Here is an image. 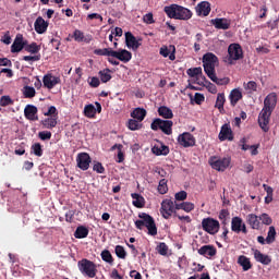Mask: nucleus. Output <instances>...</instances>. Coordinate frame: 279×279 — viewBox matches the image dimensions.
<instances>
[{
	"label": "nucleus",
	"instance_id": "7",
	"mask_svg": "<svg viewBox=\"0 0 279 279\" xmlns=\"http://www.w3.org/2000/svg\"><path fill=\"white\" fill-rule=\"evenodd\" d=\"M219 58L213 52H207L203 56V66L207 76L215 73V66H217Z\"/></svg>",
	"mask_w": 279,
	"mask_h": 279
},
{
	"label": "nucleus",
	"instance_id": "19",
	"mask_svg": "<svg viewBox=\"0 0 279 279\" xmlns=\"http://www.w3.org/2000/svg\"><path fill=\"white\" fill-rule=\"evenodd\" d=\"M199 256H204L205 258H213L217 256V247L215 245H203L201 248L197 250Z\"/></svg>",
	"mask_w": 279,
	"mask_h": 279
},
{
	"label": "nucleus",
	"instance_id": "58",
	"mask_svg": "<svg viewBox=\"0 0 279 279\" xmlns=\"http://www.w3.org/2000/svg\"><path fill=\"white\" fill-rule=\"evenodd\" d=\"M186 197H187L186 191H180L174 195V199H177V202H184Z\"/></svg>",
	"mask_w": 279,
	"mask_h": 279
},
{
	"label": "nucleus",
	"instance_id": "62",
	"mask_svg": "<svg viewBox=\"0 0 279 279\" xmlns=\"http://www.w3.org/2000/svg\"><path fill=\"white\" fill-rule=\"evenodd\" d=\"M183 210L185 213H191L192 210H195V204L191 202H184Z\"/></svg>",
	"mask_w": 279,
	"mask_h": 279
},
{
	"label": "nucleus",
	"instance_id": "26",
	"mask_svg": "<svg viewBox=\"0 0 279 279\" xmlns=\"http://www.w3.org/2000/svg\"><path fill=\"white\" fill-rule=\"evenodd\" d=\"M246 222L253 230H259L260 229V220L258 219V216L255 214H248L246 216Z\"/></svg>",
	"mask_w": 279,
	"mask_h": 279
},
{
	"label": "nucleus",
	"instance_id": "6",
	"mask_svg": "<svg viewBox=\"0 0 279 279\" xmlns=\"http://www.w3.org/2000/svg\"><path fill=\"white\" fill-rule=\"evenodd\" d=\"M150 129L154 132H158V130H161L163 134H166L167 136H171V134H173V121L156 118L153 120Z\"/></svg>",
	"mask_w": 279,
	"mask_h": 279
},
{
	"label": "nucleus",
	"instance_id": "17",
	"mask_svg": "<svg viewBox=\"0 0 279 279\" xmlns=\"http://www.w3.org/2000/svg\"><path fill=\"white\" fill-rule=\"evenodd\" d=\"M62 81L59 76H53V74H46L43 77V83L45 88H48V90H51V88L58 86Z\"/></svg>",
	"mask_w": 279,
	"mask_h": 279
},
{
	"label": "nucleus",
	"instance_id": "64",
	"mask_svg": "<svg viewBox=\"0 0 279 279\" xmlns=\"http://www.w3.org/2000/svg\"><path fill=\"white\" fill-rule=\"evenodd\" d=\"M110 277H111L112 279H123V276H121V275L119 274V270H117V269H113V270L111 271Z\"/></svg>",
	"mask_w": 279,
	"mask_h": 279
},
{
	"label": "nucleus",
	"instance_id": "57",
	"mask_svg": "<svg viewBox=\"0 0 279 279\" xmlns=\"http://www.w3.org/2000/svg\"><path fill=\"white\" fill-rule=\"evenodd\" d=\"M206 99V97H204V94H199V93H196L194 95V101L197 106H202L203 101Z\"/></svg>",
	"mask_w": 279,
	"mask_h": 279
},
{
	"label": "nucleus",
	"instance_id": "30",
	"mask_svg": "<svg viewBox=\"0 0 279 279\" xmlns=\"http://www.w3.org/2000/svg\"><path fill=\"white\" fill-rule=\"evenodd\" d=\"M41 125L46 128V130H53L58 125V117L52 116L50 118H46L41 121Z\"/></svg>",
	"mask_w": 279,
	"mask_h": 279
},
{
	"label": "nucleus",
	"instance_id": "46",
	"mask_svg": "<svg viewBox=\"0 0 279 279\" xmlns=\"http://www.w3.org/2000/svg\"><path fill=\"white\" fill-rule=\"evenodd\" d=\"M157 191L160 193V195H166V193L169 191V187L167 186V179H161L159 181Z\"/></svg>",
	"mask_w": 279,
	"mask_h": 279
},
{
	"label": "nucleus",
	"instance_id": "12",
	"mask_svg": "<svg viewBox=\"0 0 279 279\" xmlns=\"http://www.w3.org/2000/svg\"><path fill=\"white\" fill-rule=\"evenodd\" d=\"M178 143L181 147H195V136L189 132H184L178 136Z\"/></svg>",
	"mask_w": 279,
	"mask_h": 279
},
{
	"label": "nucleus",
	"instance_id": "23",
	"mask_svg": "<svg viewBox=\"0 0 279 279\" xmlns=\"http://www.w3.org/2000/svg\"><path fill=\"white\" fill-rule=\"evenodd\" d=\"M159 53L163 58H169V60L173 61L175 60V46H170V49L167 46H162Z\"/></svg>",
	"mask_w": 279,
	"mask_h": 279
},
{
	"label": "nucleus",
	"instance_id": "9",
	"mask_svg": "<svg viewBox=\"0 0 279 279\" xmlns=\"http://www.w3.org/2000/svg\"><path fill=\"white\" fill-rule=\"evenodd\" d=\"M230 162H232L230 157L218 158L213 156L209 158V165L216 171H226L230 167Z\"/></svg>",
	"mask_w": 279,
	"mask_h": 279
},
{
	"label": "nucleus",
	"instance_id": "41",
	"mask_svg": "<svg viewBox=\"0 0 279 279\" xmlns=\"http://www.w3.org/2000/svg\"><path fill=\"white\" fill-rule=\"evenodd\" d=\"M100 256H101V259L105 263H108L109 265H112V263H114V257H112V254L108 250H104Z\"/></svg>",
	"mask_w": 279,
	"mask_h": 279
},
{
	"label": "nucleus",
	"instance_id": "47",
	"mask_svg": "<svg viewBox=\"0 0 279 279\" xmlns=\"http://www.w3.org/2000/svg\"><path fill=\"white\" fill-rule=\"evenodd\" d=\"M25 51H27L28 53H39L40 46H38V44L36 43H32L31 45L26 44Z\"/></svg>",
	"mask_w": 279,
	"mask_h": 279
},
{
	"label": "nucleus",
	"instance_id": "35",
	"mask_svg": "<svg viewBox=\"0 0 279 279\" xmlns=\"http://www.w3.org/2000/svg\"><path fill=\"white\" fill-rule=\"evenodd\" d=\"M126 126L131 130V132H136V130L143 129V122L133 118L128 121Z\"/></svg>",
	"mask_w": 279,
	"mask_h": 279
},
{
	"label": "nucleus",
	"instance_id": "13",
	"mask_svg": "<svg viewBox=\"0 0 279 279\" xmlns=\"http://www.w3.org/2000/svg\"><path fill=\"white\" fill-rule=\"evenodd\" d=\"M76 162L78 169L82 171H88L92 162L90 155H88V153H80L76 157Z\"/></svg>",
	"mask_w": 279,
	"mask_h": 279
},
{
	"label": "nucleus",
	"instance_id": "18",
	"mask_svg": "<svg viewBox=\"0 0 279 279\" xmlns=\"http://www.w3.org/2000/svg\"><path fill=\"white\" fill-rule=\"evenodd\" d=\"M24 117L27 121H38V107L26 105L24 108Z\"/></svg>",
	"mask_w": 279,
	"mask_h": 279
},
{
	"label": "nucleus",
	"instance_id": "38",
	"mask_svg": "<svg viewBox=\"0 0 279 279\" xmlns=\"http://www.w3.org/2000/svg\"><path fill=\"white\" fill-rule=\"evenodd\" d=\"M74 236L75 239H86V236H88V228L84 226L77 227L74 232Z\"/></svg>",
	"mask_w": 279,
	"mask_h": 279
},
{
	"label": "nucleus",
	"instance_id": "51",
	"mask_svg": "<svg viewBox=\"0 0 279 279\" xmlns=\"http://www.w3.org/2000/svg\"><path fill=\"white\" fill-rule=\"evenodd\" d=\"M87 82L90 88H99V85L101 84V81L97 76L88 77Z\"/></svg>",
	"mask_w": 279,
	"mask_h": 279
},
{
	"label": "nucleus",
	"instance_id": "33",
	"mask_svg": "<svg viewBox=\"0 0 279 279\" xmlns=\"http://www.w3.org/2000/svg\"><path fill=\"white\" fill-rule=\"evenodd\" d=\"M158 114L162 117V119H173V110L167 106L159 107Z\"/></svg>",
	"mask_w": 279,
	"mask_h": 279
},
{
	"label": "nucleus",
	"instance_id": "11",
	"mask_svg": "<svg viewBox=\"0 0 279 279\" xmlns=\"http://www.w3.org/2000/svg\"><path fill=\"white\" fill-rule=\"evenodd\" d=\"M229 58L227 59L228 64H234V61L242 60L243 48L239 44H231L228 47Z\"/></svg>",
	"mask_w": 279,
	"mask_h": 279
},
{
	"label": "nucleus",
	"instance_id": "55",
	"mask_svg": "<svg viewBox=\"0 0 279 279\" xmlns=\"http://www.w3.org/2000/svg\"><path fill=\"white\" fill-rule=\"evenodd\" d=\"M40 141H51V132L50 131H41L38 133Z\"/></svg>",
	"mask_w": 279,
	"mask_h": 279
},
{
	"label": "nucleus",
	"instance_id": "10",
	"mask_svg": "<svg viewBox=\"0 0 279 279\" xmlns=\"http://www.w3.org/2000/svg\"><path fill=\"white\" fill-rule=\"evenodd\" d=\"M202 228L208 234L215 235L217 234V232H219V228H221V225L218 222L217 219L208 217L202 220Z\"/></svg>",
	"mask_w": 279,
	"mask_h": 279
},
{
	"label": "nucleus",
	"instance_id": "37",
	"mask_svg": "<svg viewBox=\"0 0 279 279\" xmlns=\"http://www.w3.org/2000/svg\"><path fill=\"white\" fill-rule=\"evenodd\" d=\"M226 104V94L219 93L217 95L215 108L219 110V112H223V106Z\"/></svg>",
	"mask_w": 279,
	"mask_h": 279
},
{
	"label": "nucleus",
	"instance_id": "16",
	"mask_svg": "<svg viewBox=\"0 0 279 279\" xmlns=\"http://www.w3.org/2000/svg\"><path fill=\"white\" fill-rule=\"evenodd\" d=\"M231 230L232 232H236V234H239V232H243V234H247V227L245 226V223H243V219H241L240 217L232 218Z\"/></svg>",
	"mask_w": 279,
	"mask_h": 279
},
{
	"label": "nucleus",
	"instance_id": "60",
	"mask_svg": "<svg viewBox=\"0 0 279 279\" xmlns=\"http://www.w3.org/2000/svg\"><path fill=\"white\" fill-rule=\"evenodd\" d=\"M23 60L25 62H38V60H40V54H36V56H24Z\"/></svg>",
	"mask_w": 279,
	"mask_h": 279
},
{
	"label": "nucleus",
	"instance_id": "20",
	"mask_svg": "<svg viewBox=\"0 0 279 279\" xmlns=\"http://www.w3.org/2000/svg\"><path fill=\"white\" fill-rule=\"evenodd\" d=\"M196 14L197 16H208L210 14V2L208 1H202L199 2L196 8Z\"/></svg>",
	"mask_w": 279,
	"mask_h": 279
},
{
	"label": "nucleus",
	"instance_id": "5",
	"mask_svg": "<svg viewBox=\"0 0 279 279\" xmlns=\"http://www.w3.org/2000/svg\"><path fill=\"white\" fill-rule=\"evenodd\" d=\"M77 268L85 278H96L97 276V264L88 258L78 260Z\"/></svg>",
	"mask_w": 279,
	"mask_h": 279
},
{
	"label": "nucleus",
	"instance_id": "4",
	"mask_svg": "<svg viewBox=\"0 0 279 279\" xmlns=\"http://www.w3.org/2000/svg\"><path fill=\"white\" fill-rule=\"evenodd\" d=\"M138 218L141 220L135 221V228H137V230L147 228L150 236H156V234H158V227H156V220H154V217L149 216V214L142 213L138 215Z\"/></svg>",
	"mask_w": 279,
	"mask_h": 279
},
{
	"label": "nucleus",
	"instance_id": "53",
	"mask_svg": "<svg viewBox=\"0 0 279 279\" xmlns=\"http://www.w3.org/2000/svg\"><path fill=\"white\" fill-rule=\"evenodd\" d=\"M73 38L76 43H84V33L80 29H75L73 33Z\"/></svg>",
	"mask_w": 279,
	"mask_h": 279
},
{
	"label": "nucleus",
	"instance_id": "39",
	"mask_svg": "<svg viewBox=\"0 0 279 279\" xmlns=\"http://www.w3.org/2000/svg\"><path fill=\"white\" fill-rule=\"evenodd\" d=\"M276 241V227H269L267 236H266V244L271 245Z\"/></svg>",
	"mask_w": 279,
	"mask_h": 279
},
{
	"label": "nucleus",
	"instance_id": "28",
	"mask_svg": "<svg viewBox=\"0 0 279 279\" xmlns=\"http://www.w3.org/2000/svg\"><path fill=\"white\" fill-rule=\"evenodd\" d=\"M254 258H255V260H257V263H262V265H270L271 264V257H269V255L263 254L258 250H255Z\"/></svg>",
	"mask_w": 279,
	"mask_h": 279
},
{
	"label": "nucleus",
	"instance_id": "2",
	"mask_svg": "<svg viewBox=\"0 0 279 279\" xmlns=\"http://www.w3.org/2000/svg\"><path fill=\"white\" fill-rule=\"evenodd\" d=\"M95 56H106L107 61L109 64H112L113 66H119V61L128 63L130 60H132V52H130L126 49H119V50H112V48H104V49H95L94 50ZM117 60H116V59Z\"/></svg>",
	"mask_w": 279,
	"mask_h": 279
},
{
	"label": "nucleus",
	"instance_id": "21",
	"mask_svg": "<svg viewBox=\"0 0 279 279\" xmlns=\"http://www.w3.org/2000/svg\"><path fill=\"white\" fill-rule=\"evenodd\" d=\"M34 27L37 34H45V32H47V28L49 27V23L45 21L43 16H39L36 19Z\"/></svg>",
	"mask_w": 279,
	"mask_h": 279
},
{
	"label": "nucleus",
	"instance_id": "24",
	"mask_svg": "<svg viewBox=\"0 0 279 279\" xmlns=\"http://www.w3.org/2000/svg\"><path fill=\"white\" fill-rule=\"evenodd\" d=\"M213 25L216 27V29H230V20L228 19H215L211 20Z\"/></svg>",
	"mask_w": 279,
	"mask_h": 279
},
{
	"label": "nucleus",
	"instance_id": "29",
	"mask_svg": "<svg viewBox=\"0 0 279 279\" xmlns=\"http://www.w3.org/2000/svg\"><path fill=\"white\" fill-rule=\"evenodd\" d=\"M131 197L133 199L132 204L135 208H145V197L138 193H132Z\"/></svg>",
	"mask_w": 279,
	"mask_h": 279
},
{
	"label": "nucleus",
	"instance_id": "32",
	"mask_svg": "<svg viewBox=\"0 0 279 279\" xmlns=\"http://www.w3.org/2000/svg\"><path fill=\"white\" fill-rule=\"evenodd\" d=\"M238 264L243 268V271H250V269H252V262H250V258L245 255L239 256Z\"/></svg>",
	"mask_w": 279,
	"mask_h": 279
},
{
	"label": "nucleus",
	"instance_id": "36",
	"mask_svg": "<svg viewBox=\"0 0 279 279\" xmlns=\"http://www.w3.org/2000/svg\"><path fill=\"white\" fill-rule=\"evenodd\" d=\"M98 75H99L100 82H102V84H108V82H110V80H112V75L110 74V69L100 70L98 72Z\"/></svg>",
	"mask_w": 279,
	"mask_h": 279
},
{
	"label": "nucleus",
	"instance_id": "25",
	"mask_svg": "<svg viewBox=\"0 0 279 279\" xmlns=\"http://www.w3.org/2000/svg\"><path fill=\"white\" fill-rule=\"evenodd\" d=\"M229 99H230L231 106L234 108V106H236V104H239V101L243 99V93H241L238 88H234L231 90L229 95Z\"/></svg>",
	"mask_w": 279,
	"mask_h": 279
},
{
	"label": "nucleus",
	"instance_id": "52",
	"mask_svg": "<svg viewBox=\"0 0 279 279\" xmlns=\"http://www.w3.org/2000/svg\"><path fill=\"white\" fill-rule=\"evenodd\" d=\"M12 104H14V100H12V98H10V96H2L0 98V106L2 108H5V106H12Z\"/></svg>",
	"mask_w": 279,
	"mask_h": 279
},
{
	"label": "nucleus",
	"instance_id": "8",
	"mask_svg": "<svg viewBox=\"0 0 279 279\" xmlns=\"http://www.w3.org/2000/svg\"><path fill=\"white\" fill-rule=\"evenodd\" d=\"M159 211L163 219H171L173 215L174 217H178V213L175 211V203L169 198H166L161 202Z\"/></svg>",
	"mask_w": 279,
	"mask_h": 279
},
{
	"label": "nucleus",
	"instance_id": "49",
	"mask_svg": "<svg viewBox=\"0 0 279 279\" xmlns=\"http://www.w3.org/2000/svg\"><path fill=\"white\" fill-rule=\"evenodd\" d=\"M187 75L190 77H197V75H199V77H204V75H202V68H191L187 70Z\"/></svg>",
	"mask_w": 279,
	"mask_h": 279
},
{
	"label": "nucleus",
	"instance_id": "50",
	"mask_svg": "<svg viewBox=\"0 0 279 279\" xmlns=\"http://www.w3.org/2000/svg\"><path fill=\"white\" fill-rule=\"evenodd\" d=\"M157 252L160 254V256H167L169 252V246H167V243L160 242L159 245L157 246Z\"/></svg>",
	"mask_w": 279,
	"mask_h": 279
},
{
	"label": "nucleus",
	"instance_id": "44",
	"mask_svg": "<svg viewBox=\"0 0 279 279\" xmlns=\"http://www.w3.org/2000/svg\"><path fill=\"white\" fill-rule=\"evenodd\" d=\"M84 114H85V117L93 119V117H95V114H97V110L95 109V106L86 105L84 108Z\"/></svg>",
	"mask_w": 279,
	"mask_h": 279
},
{
	"label": "nucleus",
	"instance_id": "42",
	"mask_svg": "<svg viewBox=\"0 0 279 279\" xmlns=\"http://www.w3.org/2000/svg\"><path fill=\"white\" fill-rule=\"evenodd\" d=\"M31 150L34 154V156H37V158H40L44 154L43 145L40 143L33 144Z\"/></svg>",
	"mask_w": 279,
	"mask_h": 279
},
{
	"label": "nucleus",
	"instance_id": "56",
	"mask_svg": "<svg viewBox=\"0 0 279 279\" xmlns=\"http://www.w3.org/2000/svg\"><path fill=\"white\" fill-rule=\"evenodd\" d=\"M45 117H58V109L56 106H50L48 108V111L44 113Z\"/></svg>",
	"mask_w": 279,
	"mask_h": 279
},
{
	"label": "nucleus",
	"instance_id": "31",
	"mask_svg": "<svg viewBox=\"0 0 279 279\" xmlns=\"http://www.w3.org/2000/svg\"><path fill=\"white\" fill-rule=\"evenodd\" d=\"M211 82H215L218 86H227V84H230V78L229 77H222L219 78L217 77V74L213 72L211 74L207 75Z\"/></svg>",
	"mask_w": 279,
	"mask_h": 279
},
{
	"label": "nucleus",
	"instance_id": "61",
	"mask_svg": "<svg viewBox=\"0 0 279 279\" xmlns=\"http://www.w3.org/2000/svg\"><path fill=\"white\" fill-rule=\"evenodd\" d=\"M143 21H144V23H147V25L154 24L155 23L154 14L153 13L145 14L144 17H143Z\"/></svg>",
	"mask_w": 279,
	"mask_h": 279
},
{
	"label": "nucleus",
	"instance_id": "14",
	"mask_svg": "<svg viewBox=\"0 0 279 279\" xmlns=\"http://www.w3.org/2000/svg\"><path fill=\"white\" fill-rule=\"evenodd\" d=\"M219 141H234V133L232 132V128L229 123H225L218 135Z\"/></svg>",
	"mask_w": 279,
	"mask_h": 279
},
{
	"label": "nucleus",
	"instance_id": "1",
	"mask_svg": "<svg viewBox=\"0 0 279 279\" xmlns=\"http://www.w3.org/2000/svg\"><path fill=\"white\" fill-rule=\"evenodd\" d=\"M278 104V95L276 93H270L264 99V107L258 114V125L263 132H269V121H271V112L276 110Z\"/></svg>",
	"mask_w": 279,
	"mask_h": 279
},
{
	"label": "nucleus",
	"instance_id": "59",
	"mask_svg": "<svg viewBox=\"0 0 279 279\" xmlns=\"http://www.w3.org/2000/svg\"><path fill=\"white\" fill-rule=\"evenodd\" d=\"M93 171H96V173H106V168H104V165H101V162H97L94 165Z\"/></svg>",
	"mask_w": 279,
	"mask_h": 279
},
{
	"label": "nucleus",
	"instance_id": "54",
	"mask_svg": "<svg viewBox=\"0 0 279 279\" xmlns=\"http://www.w3.org/2000/svg\"><path fill=\"white\" fill-rule=\"evenodd\" d=\"M259 221H262V223H264V226H271V223H272L271 217H269V215H267V214H262L259 216Z\"/></svg>",
	"mask_w": 279,
	"mask_h": 279
},
{
	"label": "nucleus",
	"instance_id": "40",
	"mask_svg": "<svg viewBox=\"0 0 279 279\" xmlns=\"http://www.w3.org/2000/svg\"><path fill=\"white\" fill-rule=\"evenodd\" d=\"M23 95L25 99H34L36 97V89L32 86H24Z\"/></svg>",
	"mask_w": 279,
	"mask_h": 279
},
{
	"label": "nucleus",
	"instance_id": "43",
	"mask_svg": "<svg viewBox=\"0 0 279 279\" xmlns=\"http://www.w3.org/2000/svg\"><path fill=\"white\" fill-rule=\"evenodd\" d=\"M114 252L118 258H121L122 260H125V258H128V252L122 245H117Z\"/></svg>",
	"mask_w": 279,
	"mask_h": 279
},
{
	"label": "nucleus",
	"instance_id": "15",
	"mask_svg": "<svg viewBox=\"0 0 279 279\" xmlns=\"http://www.w3.org/2000/svg\"><path fill=\"white\" fill-rule=\"evenodd\" d=\"M25 47H27V40L23 39V34H17L11 46V53H20Z\"/></svg>",
	"mask_w": 279,
	"mask_h": 279
},
{
	"label": "nucleus",
	"instance_id": "34",
	"mask_svg": "<svg viewBox=\"0 0 279 279\" xmlns=\"http://www.w3.org/2000/svg\"><path fill=\"white\" fill-rule=\"evenodd\" d=\"M153 154L155 156H169V146L167 145H161L160 147L154 146L151 148Z\"/></svg>",
	"mask_w": 279,
	"mask_h": 279
},
{
	"label": "nucleus",
	"instance_id": "45",
	"mask_svg": "<svg viewBox=\"0 0 279 279\" xmlns=\"http://www.w3.org/2000/svg\"><path fill=\"white\" fill-rule=\"evenodd\" d=\"M243 88L248 90V93H256V90H258V84L254 81H250L243 84Z\"/></svg>",
	"mask_w": 279,
	"mask_h": 279
},
{
	"label": "nucleus",
	"instance_id": "27",
	"mask_svg": "<svg viewBox=\"0 0 279 279\" xmlns=\"http://www.w3.org/2000/svg\"><path fill=\"white\" fill-rule=\"evenodd\" d=\"M131 117L132 119H135L140 122L145 121V118L147 117V110H145L144 108H135L132 112H131Z\"/></svg>",
	"mask_w": 279,
	"mask_h": 279
},
{
	"label": "nucleus",
	"instance_id": "63",
	"mask_svg": "<svg viewBox=\"0 0 279 279\" xmlns=\"http://www.w3.org/2000/svg\"><path fill=\"white\" fill-rule=\"evenodd\" d=\"M1 43L4 45H10L12 43V37L10 36V31H8L4 36L1 38Z\"/></svg>",
	"mask_w": 279,
	"mask_h": 279
},
{
	"label": "nucleus",
	"instance_id": "22",
	"mask_svg": "<svg viewBox=\"0 0 279 279\" xmlns=\"http://www.w3.org/2000/svg\"><path fill=\"white\" fill-rule=\"evenodd\" d=\"M125 44L129 49H138L141 47L136 37L130 32L125 33Z\"/></svg>",
	"mask_w": 279,
	"mask_h": 279
},
{
	"label": "nucleus",
	"instance_id": "3",
	"mask_svg": "<svg viewBox=\"0 0 279 279\" xmlns=\"http://www.w3.org/2000/svg\"><path fill=\"white\" fill-rule=\"evenodd\" d=\"M163 12L169 19H175L177 21H189L193 17L191 10L179 4L165 7Z\"/></svg>",
	"mask_w": 279,
	"mask_h": 279
},
{
	"label": "nucleus",
	"instance_id": "48",
	"mask_svg": "<svg viewBox=\"0 0 279 279\" xmlns=\"http://www.w3.org/2000/svg\"><path fill=\"white\" fill-rule=\"evenodd\" d=\"M202 80L205 81V83L207 84L206 85V88L208 90V93H211V95H217V85L210 83V81L206 80V76H202Z\"/></svg>",
	"mask_w": 279,
	"mask_h": 279
}]
</instances>
